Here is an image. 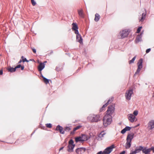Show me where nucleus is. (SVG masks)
<instances>
[{
	"mask_svg": "<svg viewBox=\"0 0 154 154\" xmlns=\"http://www.w3.org/2000/svg\"><path fill=\"white\" fill-rule=\"evenodd\" d=\"M134 134L133 133L128 134L127 137L126 142L125 144V147L126 149H129L131 146V141L134 138Z\"/></svg>",
	"mask_w": 154,
	"mask_h": 154,
	"instance_id": "f257e3e1",
	"label": "nucleus"
},
{
	"mask_svg": "<svg viewBox=\"0 0 154 154\" xmlns=\"http://www.w3.org/2000/svg\"><path fill=\"white\" fill-rule=\"evenodd\" d=\"M138 111L137 110H135L133 112V114L130 113L128 115L127 117L128 120L131 123L136 122L137 120V119L136 116L137 115Z\"/></svg>",
	"mask_w": 154,
	"mask_h": 154,
	"instance_id": "f03ea898",
	"label": "nucleus"
},
{
	"mask_svg": "<svg viewBox=\"0 0 154 154\" xmlns=\"http://www.w3.org/2000/svg\"><path fill=\"white\" fill-rule=\"evenodd\" d=\"M112 121V119L111 116L105 115L103 119V125L105 127H107L111 124Z\"/></svg>",
	"mask_w": 154,
	"mask_h": 154,
	"instance_id": "7ed1b4c3",
	"label": "nucleus"
},
{
	"mask_svg": "<svg viewBox=\"0 0 154 154\" xmlns=\"http://www.w3.org/2000/svg\"><path fill=\"white\" fill-rule=\"evenodd\" d=\"M133 94V90L132 89H130L127 90L125 94V99L127 100H130Z\"/></svg>",
	"mask_w": 154,
	"mask_h": 154,
	"instance_id": "20e7f679",
	"label": "nucleus"
},
{
	"mask_svg": "<svg viewBox=\"0 0 154 154\" xmlns=\"http://www.w3.org/2000/svg\"><path fill=\"white\" fill-rule=\"evenodd\" d=\"M74 141L72 139H70L69 141V144L68 146L67 150L69 152H72L73 149L75 146V144H74Z\"/></svg>",
	"mask_w": 154,
	"mask_h": 154,
	"instance_id": "39448f33",
	"label": "nucleus"
},
{
	"mask_svg": "<svg viewBox=\"0 0 154 154\" xmlns=\"http://www.w3.org/2000/svg\"><path fill=\"white\" fill-rule=\"evenodd\" d=\"M128 35V32L126 30H123L121 31L118 35V38H123Z\"/></svg>",
	"mask_w": 154,
	"mask_h": 154,
	"instance_id": "423d86ee",
	"label": "nucleus"
},
{
	"mask_svg": "<svg viewBox=\"0 0 154 154\" xmlns=\"http://www.w3.org/2000/svg\"><path fill=\"white\" fill-rule=\"evenodd\" d=\"M114 106H109L107 111L106 112V115L111 116L114 112Z\"/></svg>",
	"mask_w": 154,
	"mask_h": 154,
	"instance_id": "0eeeda50",
	"label": "nucleus"
},
{
	"mask_svg": "<svg viewBox=\"0 0 154 154\" xmlns=\"http://www.w3.org/2000/svg\"><path fill=\"white\" fill-rule=\"evenodd\" d=\"M96 115L93 114H91L87 118L88 120L91 122H96Z\"/></svg>",
	"mask_w": 154,
	"mask_h": 154,
	"instance_id": "6e6552de",
	"label": "nucleus"
},
{
	"mask_svg": "<svg viewBox=\"0 0 154 154\" xmlns=\"http://www.w3.org/2000/svg\"><path fill=\"white\" fill-rule=\"evenodd\" d=\"M114 147V145L107 148L103 152V154H109L112 151Z\"/></svg>",
	"mask_w": 154,
	"mask_h": 154,
	"instance_id": "1a4fd4ad",
	"label": "nucleus"
},
{
	"mask_svg": "<svg viewBox=\"0 0 154 154\" xmlns=\"http://www.w3.org/2000/svg\"><path fill=\"white\" fill-rule=\"evenodd\" d=\"M143 60L141 59H140L137 63L138 68L136 72V74L139 73L141 69L143 67L142 66Z\"/></svg>",
	"mask_w": 154,
	"mask_h": 154,
	"instance_id": "9d476101",
	"label": "nucleus"
},
{
	"mask_svg": "<svg viewBox=\"0 0 154 154\" xmlns=\"http://www.w3.org/2000/svg\"><path fill=\"white\" fill-rule=\"evenodd\" d=\"M72 29L73 31H74L75 34L78 33V27L76 23H73L72 24Z\"/></svg>",
	"mask_w": 154,
	"mask_h": 154,
	"instance_id": "9b49d317",
	"label": "nucleus"
},
{
	"mask_svg": "<svg viewBox=\"0 0 154 154\" xmlns=\"http://www.w3.org/2000/svg\"><path fill=\"white\" fill-rule=\"evenodd\" d=\"M63 128L62 126H61L59 125H58L57 126L55 130L56 131H59L60 134H64L65 133V131L64 130H63Z\"/></svg>",
	"mask_w": 154,
	"mask_h": 154,
	"instance_id": "f8f14e48",
	"label": "nucleus"
},
{
	"mask_svg": "<svg viewBox=\"0 0 154 154\" xmlns=\"http://www.w3.org/2000/svg\"><path fill=\"white\" fill-rule=\"evenodd\" d=\"M76 34V40L77 41L79 42L80 44L82 43L83 39L81 35L79 33V32H78V33Z\"/></svg>",
	"mask_w": 154,
	"mask_h": 154,
	"instance_id": "ddd939ff",
	"label": "nucleus"
},
{
	"mask_svg": "<svg viewBox=\"0 0 154 154\" xmlns=\"http://www.w3.org/2000/svg\"><path fill=\"white\" fill-rule=\"evenodd\" d=\"M45 64L44 63H40L38 67V69L39 71L40 72L41 75H42L41 71L45 68Z\"/></svg>",
	"mask_w": 154,
	"mask_h": 154,
	"instance_id": "4468645a",
	"label": "nucleus"
},
{
	"mask_svg": "<svg viewBox=\"0 0 154 154\" xmlns=\"http://www.w3.org/2000/svg\"><path fill=\"white\" fill-rule=\"evenodd\" d=\"M148 128L150 129L154 128V120H152L148 123Z\"/></svg>",
	"mask_w": 154,
	"mask_h": 154,
	"instance_id": "2eb2a0df",
	"label": "nucleus"
},
{
	"mask_svg": "<svg viewBox=\"0 0 154 154\" xmlns=\"http://www.w3.org/2000/svg\"><path fill=\"white\" fill-rule=\"evenodd\" d=\"M112 101V98H109L108 100L105 101V104L103 106V108H105L110 103H111Z\"/></svg>",
	"mask_w": 154,
	"mask_h": 154,
	"instance_id": "dca6fc26",
	"label": "nucleus"
},
{
	"mask_svg": "<svg viewBox=\"0 0 154 154\" xmlns=\"http://www.w3.org/2000/svg\"><path fill=\"white\" fill-rule=\"evenodd\" d=\"M106 133L104 131H102L100 134L98 135V139L99 140H101L104 137V135Z\"/></svg>",
	"mask_w": 154,
	"mask_h": 154,
	"instance_id": "f3484780",
	"label": "nucleus"
},
{
	"mask_svg": "<svg viewBox=\"0 0 154 154\" xmlns=\"http://www.w3.org/2000/svg\"><path fill=\"white\" fill-rule=\"evenodd\" d=\"M86 150V149L84 147H80L77 148L75 150V152L78 154H79V152H84Z\"/></svg>",
	"mask_w": 154,
	"mask_h": 154,
	"instance_id": "a211bd4d",
	"label": "nucleus"
},
{
	"mask_svg": "<svg viewBox=\"0 0 154 154\" xmlns=\"http://www.w3.org/2000/svg\"><path fill=\"white\" fill-rule=\"evenodd\" d=\"M142 151L143 153H145L146 154H149V153L151 151L150 148H143V149Z\"/></svg>",
	"mask_w": 154,
	"mask_h": 154,
	"instance_id": "6ab92c4d",
	"label": "nucleus"
},
{
	"mask_svg": "<svg viewBox=\"0 0 154 154\" xmlns=\"http://www.w3.org/2000/svg\"><path fill=\"white\" fill-rule=\"evenodd\" d=\"M78 14L79 16L82 18H84V13L82 9L78 10Z\"/></svg>",
	"mask_w": 154,
	"mask_h": 154,
	"instance_id": "aec40b11",
	"label": "nucleus"
},
{
	"mask_svg": "<svg viewBox=\"0 0 154 154\" xmlns=\"http://www.w3.org/2000/svg\"><path fill=\"white\" fill-rule=\"evenodd\" d=\"M81 136L83 141H86L89 138V137L88 138V136L86 134H82Z\"/></svg>",
	"mask_w": 154,
	"mask_h": 154,
	"instance_id": "412c9836",
	"label": "nucleus"
},
{
	"mask_svg": "<svg viewBox=\"0 0 154 154\" xmlns=\"http://www.w3.org/2000/svg\"><path fill=\"white\" fill-rule=\"evenodd\" d=\"M131 129V128L130 127H126L125 128L122 130L121 132L122 134H124L126 132V131H130Z\"/></svg>",
	"mask_w": 154,
	"mask_h": 154,
	"instance_id": "4be33fe9",
	"label": "nucleus"
},
{
	"mask_svg": "<svg viewBox=\"0 0 154 154\" xmlns=\"http://www.w3.org/2000/svg\"><path fill=\"white\" fill-rule=\"evenodd\" d=\"M146 15V13H143L142 14V17L140 19L139 18V20L140 21L142 22H143L145 19V17Z\"/></svg>",
	"mask_w": 154,
	"mask_h": 154,
	"instance_id": "5701e85b",
	"label": "nucleus"
},
{
	"mask_svg": "<svg viewBox=\"0 0 154 154\" xmlns=\"http://www.w3.org/2000/svg\"><path fill=\"white\" fill-rule=\"evenodd\" d=\"M141 34H141V35H138L136 39V42L137 43H138L140 42L141 41H142V39H141V38H142V36H141Z\"/></svg>",
	"mask_w": 154,
	"mask_h": 154,
	"instance_id": "b1692460",
	"label": "nucleus"
},
{
	"mask_svg": "<svg viewBox=\"0 0 154 154\" xmlns=\"http://www.w3.org/2000/svg\"><path fill=\"white\" fill-rule=\"evenodd\" d=\"M16 68H13L11 66H10L8 69V71L10 72H14L16 71Z\"/></svg>",
	"mask_w": 154,
	"mask_h": 154,
	"instance_id": "393cba45",
	"label": "nucleus"
},
{
	"mask_svg": "<svg viewBox=\"0 0 154 154\" xmlns=\"http://www.w3.org/2000/svg\"><path fill=\"white\" fill-rule=\"evenodd\" d=\"M41 76L43 79L44 82L46 84H48L49 83V81L50 80L44 77L42 75H41Z\"/></svg>",
	"mask_w": 154,
	"mask_h": 154,
	"instance_id": "a878e982",
	"label": "nucleus"
},
{
	"mask_svg": "<svg viewBox=\"0 0 154 154\" xmlns=\"http://www.w3.org/2000/svg\"><path fill=\"white\" fill-rule=\"evenodd\" d=\"M142 149L143 147L142 146H139L137 147L135 149L136 150L137 152L138 153L140 152L142 150Z\"/></svg>",
	"mask_w": 154,
	"mask_h": 154,
	"instance_id": "bb28decb",
	"label": "nucleus"
},
{
	"mask_svg": "<svg viewBox=\"0 0 154 154\" xmlns=\"http://www.w3.org/2000/svg\"><path fill=\"white\" fill-rule=\"evenodd\" d=\"M75 141L76 143H77L78 142H83L82 141V137L81 136H80L79 137H75Z\"/></svg>",
	"mask_w": 154,
	"mask_h": 154,
	"instance_id": "cd10ccee",
	"label": "nucleus"
},
{
	"mask_svg": "<svg viewBox=\"0 0 154 154\" xmlns=\"http://www.w3.org/2000/svg\"><path fill=\"white\" fill-rule=\"evenodd\" d=\"M23 62V63L26 62H29V61L27 60L26 58H24L23 56H22L21 58Z\"/></svg>",
	"mask_w": 154,
	"mask_h": 154,
	"instance_id": "c85d7f7f",
	"label": "nucleus"
},
{
	"mask_svg": "<svg viewBox=\"0 0 154 154\" xmlns=\"http://www.w3.org/2000/svg\"><path fill=\"white\" fill-rule=\"evenodd\" d=\"M71 130V128H70V127L66 126L65 127V128L64 129V131H66L68 132L70 130Z\"/></svg>",
	"mask_w": 154,
	"mask_h": 154,
	"instance_id": "c756f323",
	"label": "nucleus"
},
{
	"mask_svg": "<svg viewBox=\"0 0 154 154\" xmlns=\"http://www.w3.org/2000/svg\"><path fill=\"white\" fill-rule=\"evenodd\" d=\"M82 126L80 125H78L77 126H76L74 128H73V131H75L76 130L79 129Z\"/></svg>",
	"mask_w": 154,
	"mask_h": 154,
	"instance_id": "7c9ffc66",
	"label": "nucleus"
},
{
	"mask_svg": "<svg viewBox=\"0 0 154 154\" xmlns=\"http://www.w3.org/2000/svg\"><path fill=\"white\" fill-rule=\"evenodd\" d=\"M136 58V57L135 56L131 60H130L129 62V64H131L132 63H134L135 59Z\"/></svg>",
	"mask_w": 154,
	"mask_h": 154,
	"instance_id": "2f4dec72",
	"label": "nucleus"
},
{
	"mask_svg": "<svg viewBox=\"0 0 154 154\" xmlns=\"http://www.w3.org/2000/svg\"><path fill=\"white\" fill-rule=\"evenodd\" d=\"M46 127L48 128H51L52 127V125L51 123H48L46 124Z\"/></svg>",
	"mask_w": 154,
	"mask_h": 154,
	"instance_id": "473e14b6",
	"label": "nucleus"
},
{
	"mask_svg": "<svg viewBox=\"0 0 154 154\" xmlns=\"http://www.w3.org/2000/svg\"><path fill=\"white\" fill-rule=\"evenodd\" d=\"M102 119V116H100L98 115L97 116V121H99L100 120Z\"/></svg>",
	"mask_w": 154,
	"mask_h": 154,
	"instance_id": "72a5a7b5",
	"label": "nucleus"
},
{
	"mask_svg": "<svg viewBox=\"0 0 154 154\" xmlns=\"http://www.w3.org/2000/svg\"><path fill=\"white\" fill-rule=\"evenodd\" d=\"M137 153V152L136 151L135 149L134 150H132L131 151L130 154H136Z\"/></svg>",
	"mask_w": 154,
	"mask_h": 154,
	"instance_id": "f704fd0d",
	"label": "nucleus"
},
{
	"mask_svg": "<svg viewBox=\"0 0 154 154\" xmlns=\"http://www.w3.org/2000/svg\"><path fill=\"white\" fill-rule=\"evenodd\" d=\"M31 2L33 6H35L36 4V2H35L34 0H31Z\"/></svg>",
	"mask_w": 154,
	"mask_h": 154,
	"instance_id": "c9c22d12",
	"label": "nucleus"
},
{
	"mask_svg": "<svg viewBox=\"0 0 154 154\" xmlns=\"http://www.w3.org/2000/svg\"><path fill=\"white\" fill-rule=\"evenodd\" d=\"M142 27L141 26H140V27H139L138 29H137V33H139L140 32L141 29H142Z\"/></svg>",
	"mask_w": 154,
	"mask_h": 154,
	"instance_id": "e433bc0d",
	"label": "nucleus"
},
{
	"mask_svg": "<svg viewBox=\"0 0 154 154\" xmlns=\"http://www.w3.org/2000/svg\"><path fill=\"white\" fill-rule=\"evenodd\" d=\"M32 51L34 53H36V50L34 48H32Z\"/></svg>",
	"mask_w": 154,
	"mask_h": 154,
	"instance_id": "4c0bfd02",
	"label": "nucleus"
},
{
	"mask_svg": "<svg viewBox=\"0 0 154 154\" xmlns=\"http://www.w3.org/2000/svg\"><path fill=\"white\" fill-rule=\"evenodd\" d=\"M21 65L20 64H19L18 65H17V66L15 67V68H16V69L18 68H20L21 67Z\"/></svg>",
	"mask_w": 154,
	"mask_h": 154,
	"instance_id": "58836bf2",
	"label": "nucleus"
},
{
	"mask_svg": "<svg viewBox=\"0 0 154 154\" xmlns=\"http://www.w3.org/2000/svg\"><path fill=\"white\" fill-rule=\"evenodd\" d=\"M151 151V150H152L153 151V152H154V147H152L151 148H150Z\"/></svg>",
	"mask_w": 154,
	"mask_h": 154,
	"instance_id": "ea45409f",
	"label": "nucleus"
},
{
	"mask_svg": "<svg viewBox=\"0 0 154 154\" xmlns=\"http://www.w3.org/2000/svg\"><path fill=\"white\" fill-rule=\"evenodd\" d=\"M3 73V71L2 69H1L0 70V75H2Z\"/></svg>",
	"mask_w": 154,
	"mask_h": 154,
	"instance_id": "a19ab883",
	"label": "nucleus"
},
{
	"mask_svg": "<svg viewBox=\"0 0 154 154\" xmlns=\"http://www.w3.org/2000/svg\"><path fill=\"white\" fill-rule=\"evenodd\" d=\"M97 20H98L100 18V17L99 15H97Z\"/></svg>",
	"mask_w": 154,
	"mask_h": 154,
	"instance_id": "79ce46f5",
	"label": "nucleus"
},
{
	"mask_svg": "<svg viewBox=\"0 0 154 154\" xmlns=\"http://www.w3.org/2000/svg\"><path fill=\"white\" fill-rule=\"evenodd\" d=\"M150 51V49H148L146 50V53H149Z\"/></svg>",
	"mask_w": 154,
	"mask_h": 154,
	"instance_id": "37998d69",
	"label": "nucleus"
},
{
	"mask_svg": "<svg viewBox=\"0 0 154 154\" xmlns=\"http://www.w3.org/2000/svg\"><path fill=\"white\" fill-rule=\"evenodd\" d=\"M104 108H103V106L100 109V112L104 110Z\"/></svg>",
	"mask_w": 154,
	"mask_h": 154,
	"instance_id": "c03bdc74",
	"label": "nucleus"
},
{
	"mask_svg": "<svg viewBox=\"0 0 154 154\" xmlns=\"http://www.w3.org/2000/svg\"><path fill=\"white\" fill-rule=\"evenodd\" d=\"M21 68V70H23L24 68V65H22L21 66V67H20Z\"/></svg>",
	"mask_w": 154,
	"mask_h": 154,
	"instance_id": "a18cd8bd",
	"label": "nucleus"
},
{
	"mask_svg": "<svg viewBox=\"0 0 154 154\" xmlns=\"http://www.w3.org/2000/svg\"><path fill=\"white\" fill-rule=\"evenodd\" d=\"M94 20L95 21H96V20H97V19H96V14H95V18H94Z\"/></svg>",
	"mask_w": 154,
	"mask_h": 154,
	"instance_id": "49530a36",
	"label": "nucleus"
},
{
	"mask_svg": "<svg viewBox=\"0 0 154 154\" xmlns=\"http://www.w3.org/2000/svg\"><path fill=\"white\" fill-rule=\"evenodd\" d=\"M23 62L21 59H20V61L18 62V64H20V63L21 62Z\"/></svg>",
	"mask_w": 154,
	"mask_h": 154,
	"instance_id": "de8ad7c7",
	"label": "nucleus"
},
{
	"mask_svg": "<svg viewBox=\"0 0 154 154\" xmlns=\"http://www.w3.org/2000/svg\"><path fill=\"white\" fill-rule=\"evenodd\" d=\"M125 151H123L120 154H125Z\"/></svg>",
	"mask_w": 154,
	"mask_h": 154,
	"instance_id": "09e8293b",
	"label": "nucleus"
},
{
	"mask_svg": "<svg viewBox=\"0 0 154 154\" xmlns=\"http://www.w3.org/2000/svg\"><path fill=\"white\" fill-rule=\"evenodd\" d=\"M81 69V67H80L76 71L78 72L79 70H80Z\"/></svg>",
	"mask_w": 154,
	"mask_h": 154,
	"instance_id": "8fccbe9b",
	"label": "nucleus"
},
{
	"mask_svg": "<svg viewBox=\"0 0 154 154\" xmlns=\"http://www.w3.org/2000/svg\"><path fill=\"white\" fill-rule=\"evenodd\" d=\"M103 154V152L101 151H100L98 152L97 154Z\"/></svg>",
	"mask_w": 154,
	"mask_h": 154,
	"instance_id": "3c124183",
	"label": "nucleus"
},
{
	"mask_svg": "<svg viewBox=\"0 0 154 154\" xmlns=\"http://www.w3.org/2000/svg\"><path fill=\"white\" fill-rule=\"evenodd\" d=\"M64 147L63 146V147H61V148H60V149H59V151H60L61 150L63 149V148H64Z\"/></svg>",
	"mask_w": 154,
	"mask_h": 154,
	"instance_id": "603ef678",
	"label": "nucleus"
},
{
	"mask_svg": "<svg viewBox=\"0 0 154 154\" xmlns=\"http://www.w3.org/2000/svg\"><path fill=\"white\" fill-rule=\"evenodd\" d=\"M56 70L57 71H59V70L58 69V68L57 66L56 68Z\"/></svg>",
	"mask_w": 154,
	"mask_h": 154,
	"instance_id": "864d4df0",
	"label": "nucleus"
},
{
	"mask_svg": "<svg viewBox=\"0 0 154 154\" xmlns=\"http://www.w3.org/2000/svg\"><path fill=\"white\" fill-rule=\"evenodd\" d=\"M74 131H72L71 132V134H74Z\"/></svg>",
	"mask_w": 154,
	"mask_h": 154,
	"instance_id": "5fc2aeb1",
	"label": "nucleus"
},
{
	"mask_svg": "<svg viewBox=\"0 0 154 154\" xmlns=\"http://www.w3.org/2000/svg\"><path fill=\"white\" fill-rule=\"evenodd\" d=\"M35 132V131H34L33 132H32V133L31 134V135H32Z\"/></svg>",
	"mask_w": 154,
	"mask_h": 154,
	"instance_id": "6e6d98bb",
	"label": "nucleus"
},
{
	"mask_svg": "<svg viewBox=\"0 0 154 154\" xmlns=\"http://www.w3.org/2000/svg\"><path fill=\"white\" fill-rule=\"evenodd\" d=\"M139 124H138V125H137L135 127H135H137V126H139Z\"/></svg>",
	"mask_w": 154,
	"mask_h": 154,
	"instance_id": "4d7b16f0",
	"label": "nucleus"
},
{
	"mask_svg": "<svg viewBox=\"0 0 154 154\" xmlns=\"http://www.w3.org/2000/svg\"><path fill=\"white\" fill-rule=\"evenodd\" d=\"M46 62H47V61H45L44 62V63H44V64H45V63H46Z\"/></svg>",
	"mask_w": 154,
	"mask_h": 154,
	"instance_id": "13d9d810",
	"label": "nucleus"
}]
</instances>
